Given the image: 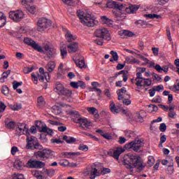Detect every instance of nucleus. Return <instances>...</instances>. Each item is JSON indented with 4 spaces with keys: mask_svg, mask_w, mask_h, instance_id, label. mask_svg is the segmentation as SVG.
I'll return each instance as SVG.
<instances>
[{
    "mask_svg": "<svg viewBox=\"0 0 179 179\" xmlns=\"http://www.w3.org/2000/svg\"><path fill=\"white\" fill-rule=\"evenodd\" d=\"M31 150H37L38 152H35L34 153V157L37 159L38 160H41V162H45V160H48L50 159V156H51L54 151L48 149L44 148L43 145L38 143V142L33 147H31Z\"/></svg>",
    "mask_w": 179,
    "mask_h": 179,
    "instance_id": "f257e3e1",
    "label": "nucleus"
},
{
    "mask_svg": "<svg viewBox=\"0 0 179 179\" xmlns=\"http://www.w3.org/2000/svg\"><path fill=\"white\" fill-rule=\"evenodd\" d=\"M55 92L59 96H65V97H71L72 90L65 88L64 85L59 82H57L55 86Z\"/></svg>",
    "mask_w": 179,
    "mask_h": 179,
    "instance_id": "f03ea898",
    "label": "nucleus"
},
{
    "mask_svg": "<svg viewBox=\"0 0 179 179\" xmlns=\"http://www.w3.org/2000/svg\"><path fill=\"white\" fill-rule=\"evenodd\" d=\"M77 16L83 26L90 27V14L85 13L84 10H77Z\"/></svg>",
    "mask_w": 179,
    "mask_h": 179,
    "instance_id": "7ed1b4c3",
    "label": "nucleus"
},
{
    "mask_svg": "<svg viewBox=\"0 0 179 179\" xmlns=\"http://www.w3.org/2000/svg\"><path fill=\"white\" fill-rule=\"evenodd\" d=\"M94 35L98 38H102L103 40H107L110 41L111 40V36L110 35V31L107 28H101L96 29Z\"/></svg>",
    "mask_w": 179,
    "mask_h": 179,
    "instance_id": "20e7f679",
    "label": "nucleus"
},
{
    "mask_svg": "<svg viewBox=\"0 0 179 179\" xmlns=\"http://www.w3.org/2000/svg\"><path fill=\"white\" fill-rule=\"evenodd\" d=\"M143 146V142L140 138H136L134 141L124 145L125 149L138 152Z\"/></svg>",
    "mask_w": 179,
    "mask_h": 179,
    "instance_id": "39448f33",
    "label": "nucleus"
},
{
    "mask_svg": "<svg viewBox=\"0 0 179 179\" xmlns=\"http://www.w3.org/2000/svg\"><path fill=\"white\" fill-rule=\"evenodd\" d=\"M130 160L131 163L133 164L134 167H135L138 171H143V170H145L146 165L142 163V161H141V157H138V155H131L130 157Z\"/></svg>",
    "mask_w": 179,
    "mask_h": 179,
    "instance_id": "423d86ee",
    "label": "nucleus"
},
{
    "mask_svg": "<svg viewBox=\"0 0 179 179\" xmlns=\"http://www.w3.org/2000/svg\"><path fill=\"white\" fill-rule=\"evenodd\" d=\"M51 24H52L51 20L47 18L39 19L38 21V31H44L45 29L50 27Z\"/></svg>",
    "mask_w": 179,
    "mask_h": 179,
    "instance_id": "0eeeda50",
    "label": "nucleus"
},
{
    "mask_svg": "<svg viewBox=\"0 0 179 179\" xmlns=\"http://www.w3.org/2000/svg\"><path fill=\"white\" fill-rule=\"evenodd\" d=\"M8 17L10 19H13L14 22L17 23L20 22L22 19L24 18V13H23V11L22 10H17L16 11L10 12Z\"/></svg>",
    "mask_w": 179,
    "mask_h": 179,
    "instance_id": "6e6552de",
    "label": "nucleus"
},
{
    "mask_svg": "<svg viewBox=\"0 0 179 179\" xmlns=\"http://www.w3.org/2000/svg\"><path fill=\"white\" fill-rule=\"evenodd\" d=\"M110 173H111V169L108 168H103L101 172L96 169H92L91 171L90 178L94 179L96 178V177H99L100 174H102V176H105V174H110Z\"/></svg>",
    "mask_w": 179,
    "mask_h": 179,
    "instance_id": "1a4fd4ad",
    "label": "nucleus"
},
{
    "mask_svg": "<svg viewBox=\"0 0 179 179\" xmlns=\"http://www.w3.org/2000/svg\"><path fill=\"white\" fill-rule=\"evenodd\" d=\"M73 122H76V124H80L83 129L86 130L90 129V122H89L86 117L74 118L73 119Z\"/></svg>",
    "mask_w": 179,
    "mask_h": 179,
    "instance_id": "9d476101",
    "label": "nucleus"
},
{
    "mask_svg": "<svg viewBox=\"0 0 179 179\" xmlns=\"http://www.w3.org/2000/svg\"><path fill=\"white\" fill-rule=\"evenodd\" d=\"M44 54H45V61H50L52 58H55L56 52L55 49L53 48H50V46L46 45L44 47Z\"/></svg>",
    "mask_w": 179,
    "mask_h": 179,
    "instance_id": "9b49d317",
    "label": "nucleus"
},
{
    "mask_svg": "<svg viewBox=\"0 0 179 179\" xmlns=\"http://www.w3.org/2000/svg\"><path fill=\"white\" fill-rule=\"evenodd\" d=\"M24 43L27 45H30L34 48V50H36L38 52H44V50H43L38 44L36 43V41H33L30 38H24Z\"/></svg>",
    "mask_w": 179,
    "mask_h": 179,
    "instance_id": "f8f14e48",
    "label": "nucleus"
},
{
    "mask_svg": "<svg viewBox=\"0 0 179 179\" xmlns=\"http://www.w3.org/2000/svg\"><path fill=\"white\" fill-rule=\"evenodd\" d=\"M27 165L29 169H42L45 166V163L41 161L29 159L27 163Z\"/></svg>",
    "mask_w": 179,
    "mask_h": 179,
    "instance_id": "ddd939ff",
    "label": "nucleus"
},
{
    "mask_svg": "<svg viewBox=\"0 0 179 179\" xmlns=\"http://www.w3.org/2000/svg\"><path fill=\"white\" fill-rule=\"evenodd\" d=\"M35 125L40 132H44V134H47L48 135H52L54 134L52 129L46 127V126H43V123L41 121L36 122Z\"/></svg>",
    "mask_w": 179,
    "mask_h": 179,
    "instance_id": "4468645a",
    "label": "nucleus"
},
{
    "mask_svg": "<svg viewBox=\"0 0 179 179\" xmlns=\"http://www.w3.org/2000/svg\"><path fill=\"white\" fill-rule=\"evenodd\" d=\"M100 22L102 24H105L108 27H113L114 26V20L108 18V17L106 15H103L100 18Z\"/></svg>",
    "mask_w": 179,
    "mask_h": 179,
    "instance_id": "2eb2a0df",
    "label": "nucleus"
},
{
    "mask_svg": "<svg viewBox=\"0 0 179 179\" xmlns=\"http://www.w3.org/2000/svg\"><path fill=\"white\" fill-rule=\"evenodd\" d=\"M27 149H31V148L36 145L38 142L37 138L34 136H27Z\"/></svg>",
    "mask_w": 179,
    "mask_h": 179,
    "instance_id": "dca6fc26",
    "label": "nucleus"
},
{
    "mask_svg": "<svg viewBox=\"0 0 179 179\" xmlns=\"http://www.w3.org/2000/svg\"><path fill=\"white\" fill-rule=\"evenodd\" d=\"M117 99L118 100H124L127 98V96H129L127 94V88L122 87L117 91Z\"/></svg>",
    "mask_w": 179,
    "mask_h": 179,
    "instance_id": "f3484780",
    "label": "nucleus"
},
{
    "mask_svg": "<svg viewBox=\"0 0 179 179\" xmlns=\"http://www.w3.org/2000/svg\"><path fill=\"white\" fill-rule=\"evenodd\" d=\"M73 61L78 68H85V59L81 56L73 57Z\"/></svg>",
    "mask_w": 179,
    "mask_h": 179,
    "instance_id": "a211bd4d",
    "label": "nucleus"
},
{
    "mask_svg": "<svg viewBox=\"0 0 179 179\" xmlns=\"http://www.w3.org/2000/svg\"><path fill=\"white\" fill-rule=\"evenodd\" d=\"M78 47L79 46L78 45V43L76 42L71 43L67 45L69 53L76 52V51H78Z\"/></svg>",
    "mask_w": 179,
    "mask_h": 179,
    "instance_id": "6ab92c4d",
    "label": "nucleus"
},
{
    "mask_svg": "<svg viewBox=\"0 0 179 179\" xmlns=\"http://www.w3.org/2000/svg\"><path fill=\"white\" fill-rule=\"evenodd\" d=\"M90 114L91 115H92L95 122H96V121H99V119L100 118V115H99V110L96 108H90Z\"/></svg>",
    "mask_w": 179,
    "mask_h": 179,
    "instance_id": "aec40b11",
    "label": "nucleus"
},
{
    "mask_svg": "<svg viewBox=\"0 0 179 179\" xmlns=\"http://www.w3.org/2000/svg\"><path fill=\"white\" fill-rule=\"evenodd\" d=\"M92 92H96L97 93V96H101V90L97 88L99 87V86H100V84H99V83L97 82H92Z\"/></svg>",
    "mask_w": 179,
    "mask_h": 179,
    "instance_id": "412c9836",
    "label": "nucleus"
},
{
    "mask_svg": "<svg viewBox=\"0 0 179 179\" xmlns=\"http://www.w3.org/2000/svg\"><path fill=\"white\" fill-rule=\"evenodd\" d=\"M124 150L122 148H117L113 151V157L116 160H120V155L121 153H124Z\"/></svg>",
    "mask_w": 179,
    "mask_h": 179,
    "instance_id": "4be33fe9",
    "label": "nucleus"
},
{
    "mask_svg": "<svg viewBox=\"0 0 179 179\" xmlns=\"http://www.w3.org/2000/svg\"><path fill=\"white\" fill-rule=\"evenodd\" d=\"M63 3L69 6H76L80 0H62Z\"/></svg>",
    "mask_w": 179,
    "mask_h": 179,
    "instance_id": "5701e85b",
    "label": "nucleus"
},
{
    "mask_svg": "<svg viewBox=\"0 0 179 179\" xmlns=\"http://www.w3.org/2000/svg\"><path fill=\"white\" fill-rule=\"evenodd\" d=\"M109 108L113 114H118L120 113V110L117 108V106H115V103H114V101H110Z\"/></svg>",
    "mask_w": 179,
    "mask_h": 179,
    "instance_id": "b1692460",
    "label": "nucleus"
},
{
    "mask_svg": "<svg viewBox=\"0 0 179 179\" xmlns=\"http://www.w3.org/2000/svg\"><path fill=\"white\" fill-rule=\"evenodd\" d=\"M155 69L159 73H161V72H163V71L165 72V73H167V72H169V66H164L161 67L159 64H156Z\"/></svg>",
    "mask_w": 179,
    "mask_h": 179,
    "instance_id": "393cba45",
    "label": "nucleus"
},
{
    "mask_svg": "<svg viewBox=\"0 0 179 179\" xmlns=\"http://www.w3.org/2000/svg\"><path fill=\"white\" fill-rule=\"evenodd\" d=\"M116 9H118L119 10L115 13V16L116 17H120L121 14H120V10H122V9H125V4H117L116 3Z\"/></svg>",
    "mask_w": 179,
    "mask_h": 179,
    "instance_id": "a878e982",
    "label": "nucleus"
},
{
    "mask_svg": "<svg viewBox=\"0 0 179 179\" xmlns=\"http://www.w3.org/2000/svg\"><path fill=\"white\" fill-rule=\"evenodd\" d=\"M99 25V21L96 16L91 15H90V27H94V26Z\"/></svg>",
    "mask_w": 179,
    "mask_h": 179,
    "instance_id": "bb28decb",
    "label": "nucleus"
},
{
    "mask_svg": "<svg viewBox=\"0 0 179 179\" xmlns=\"http://www.w3.org/2000/svg\"><path fill=\"white\" fill-rule=\"evenodd\" d=\"M18 129L20 131V132H29V128L27 127V125L24 123H19L18 124Z\"/></svg>",
    "mask_w": 179,
    "mask_h": 179,
    "instance_id": "cd10ccee",
    "label": "nucleus"
},
{
    "mask_svg": "<svg viewBox=\"0 0 179 179\" xmlns=\"http://www.w3.org/2000/svg\"><path fill=\"white\" fill-rule=\"evenodd\" d=\"M65 37L67 40V41H69V43H71L72 41H75V40H76V36H73V35L72 34H71V31H67Z\"/></svg>",
    "mask_w": 179,
    "mask_h": 179,
    "instance_id": "c85d7f7f",
    "label": "nucleus"
},
{
    "mask_svg": "<svg viewBox=\"0 0 179 179\" xmlns=\"http://www.w3.org/2000/svg\"><path fill=\"white\" fill-rule=\"evenodd\" d=\"M139 8L137 6H129V8H126V12L127 13H135L136 10H138Z\"/></svg>",
    "mask_w": 179,
    "mask_h": 179,
    "instance_id": "c756f323",
    "label": "nucleus"
},
{
    "mask_svg": "<svg viewBox=\"0 0 179 179\" xmlns=\"http://www.w3.org/2000/svg\"><path fill=\"white\" fill-rule=\"evenodd\" d=\"M45 69L48 72H52L55 69V63L54 62H50L46 65Z\"/></svg>",
    "mask_w": 179,
    "mask_h": 179,
    "instance_id": "7c9ffc66",
    "label": "nucleus"
},
{
    "mask_svg": "<svg viewBox=\"0 0 179 179\" xmlns=\"http://www.w3.org/2000/svg\"><path fill=\"white\" fill-rule=\"evenodd\" d=\"M63 141H65L66 143H75V142H76V138L68 136H64Z\"/></svg>",
    "mask_w": 179,
    "mask_h": 179,
    "instance_id": "2f4dec72",
    "label": "nucleus"
},
{
    "mask_svg": "<svg viewBox=\"0 0 179 179\" xmlns=\"http://www.w3.org/2000/svg\"><path fill=\"white\" fill-rule=\"evenodd\" d=\"M126 62L127 64H140L141 63L139 60L136 59L135 57H127Z\"/></svg>",
    "mask_w": 179,
    "mask_h": 179,
    "instance_id": "473e14b6",
    "label": "nucleus"
},
{
    "mask_svg": "<svg viewBox=\"0 0 179 179\" xmlns=\"http://www.w3.org/2000/svg\"><path fill=\"white\" fill-rule=\"evenodd\" d=\"M106 6L110 9H114L117 6V2L113 0H108L106 3Z\"/></svg>",
    "mask_w": 179,
    "mask_h": 179,
    "instance_id": "72a5a7b5",
    "label": "nucleus"
},
{
    "mask_svg": "<svg viewBox=\"0 0 179 179\" xmlns=\"http://www.w3.org/2000/svg\"><path fill=\"white\" fill-rule=\"evenodd\" d=\"M79 155H80V152H66L64 153V157H66L67 159H71V157H72V156H79Z\"/></svg>",
    "mask_w": 179,
    "mask_h": 179,
    "instance_id": "f704fd0d",
    "label": "nucleus"
},
{
    "mask_svg": "<svg viewBox=\"0 0 179 179\" xmlns=\"http://www.w3.org/2000/svg\"><path fill=\"white\" fill-rule=\"evenodd\" d=\"M25 9H26V10H28V12L29 13H31L32 15H34V13H36V6H30L26 4Z\"/></svg>",
    "mask_w": 179,
    "mask_h": 179,
    "instance_id": "c9c22d12",
    "label": "nucleus"
},
{
    "mask_svg": "<svg viewBox=\"0 0 179 179\" xmlns=\"http://www.w3.org/2000/svg\"><path fill=\"white\" fill-rule=\"evenodd\" d=\"M45 106V101H44V98L43 96H39L38 98V107L39 108H43Z\"/></svg>",
    "mask_w": 179,
    "mask_h": 179,
    "instance_id": "e433bc0d",
    "label": "nucleus"
},
{
    "mask_svg": "<svg viewBox=\"0 0 179 179\" xmlns=\"http://www.w3.org/2000/svg\"><path fill=\"white\" fill-rule=\"evenodd\" d=\"M110 54L112 55V57L113 59H110V62H114V61H118V53L117 52L111 50Z\"/></svg>",
    "mask_w": 179,
    "mask_h": 179,
    "instance_id": "4c0bfd02",
    "label": "nucleus"
},
{
    "mask_svg": "<svg viewBox=\"0 0 179 179\" xmlns=\"http://www.w3.org/2000/svg\"><path fill=\"white\" fill-rule=\"evenodd\" d=\"M157 110H159V108L157 107V106H155L154 104H150L148 106V111L150 113H156Z\"/></svg>",
    "mask_w": 179,
    "mask_h": 179,
    "instance_id": "58836bf2",
    "label": "nucleus"
},
{
    "mask_svg": "<svg viewBox=\"0 0 179 179\" xmlns=\"http://www.w3.org/2000/svg\"><path fill=\"white\" fill-rule=\"evenodd\" d=\"M174 164L173 163V159H171L170 165L168 166L167 171L169 174H173L174 173V168L173 167Z\"/></svg>",
    "mask_w": 179,
    "mask_h": 179,
    "instance_id": "ea45409f",
    "label": "nucleus"
},
{
    "mask_svg": "<svg viewBox=\"0 0 179 179\" xmlns=\"http://www.w3.org/2000/svg\"><path fill=\"white\" fill-rule=\"evenodd\" d=\"M45 174H47V176H49V177H52L54 174H55V170L54 169H45L44 171Z\"/></svg>",
    "mask_w": 179,
    "mask_h": 179,
    "instance_id": "a19ab883",
    "label": "nucleus"
},
{
    "mask_svg": "<svg viewBox=\"0 0 179 179\" xmlns=\"http://www.w3.org/2000/svg\"><path fill=\"white\" fill-rule=\"evenodd\" d=\"M1 93L4 94V96H8L9 95V88L8 86L4 85L1 88Z\"/></svg>",
    "mask_w": 179,
    "mask_h": 179,
    "instance_id": "79ce46f5",
    "label": "nucleus"
},
{
    "mask_svg": "<svg viewBox=\"0 0 179 179\" xmlns=\"http://www.w3.org/2000/svg\"><path fill=\"white\" fill-rule=\"evenodd\" d=\"M143 81H144V83L143 84V86L144 87H149L152 85V79L144 78Z\"/></svg>",
    "mask_w": 179,
    "mask_h": 179,
    "instance_id": "37998d69",
    "label": "nucleus"
},
{
    "mask_svg": "<svg viewBox=\"0 0 179 179\" xmlns=\"http://www.w3.org/2000/svg\"><path fill=\"white\" fill-rule=\"evenodd\" d=\"M52 113L55 114V115H59V114H61V108L59 106H54L52 108Z\"/></svg>",
    "mask_w": 179,
    "mask_h": 179,
    "instance_id": "c03bdc74",
    "label": "nucleus"
},
{
    "mask_svg": "<svg viewBox=\"0 0 179 179\" xmlns=\"http://www.w3.org/2000/svg\"><path fill=\"white\" fill-rule=\"evenodd\" d=\"M34 70V66H32L31 67H24L23 68V73L25 74L30 73V72L33 71Z\"/></svg>",
    "mask_w": 179,
    "mask_h": 179,
    "instance_id": "a18cd8bd",
    "label": "nucleus"
},
{
    "mask_svg": "<svg viewBox=\"0 0 179 179\" xmlns=\"http://www.w3.org/2000/svg\"><path fill=\"white\" fill-rule=\"evenodd\" d=\"M31 79H32L34 85H37V83H38V77L37 74L32 73L31 74Z\"/></svg>",
    "mask_w": 179,
    "mask_h": 179,
    "instance_id": "49530a36",
    "label": "nucleus"
},
{
    "mask_svg": "<svg viewBox=\"0 0 179 179\" xmlns=\"http://www.w3.org/2000/svg\"><path fill=\"white\" fill-rule=\"evenodd\" d=\"M15 126H16V122L13 121H10L6 124V127L7 128H8V129H14Z\"/></svg>",
    "mask_w": 179,
    "mask_h": 179,
    "instance_id": "de8ad7c7",
    "label": "nucleus"
},
{
    "mask_svg": "<svg viewBox=\"0 0 179 179\" xmlns=\"http://www.w3.org/2000/svg\"><path fill=\"white\" fill-rule=\"evenodd\" d=\"M60 52H61V55L62 58H65V57L68 55V51L66 50V48H64V47L61 48Z\"/></svg>",
    "mask_w": 179,
    "mask_h": 179,
    "instance_id": "09e8293b",
    "label": "nucleus"
},
{
    "mask_svg": "<svg viewBox=\"0 0 179 179\" xmlns=\"http://www.w3.org/2000/svg\"><path fill=\"white\" fill-rule=\"evenodd\" d=\"M124 164L126 169H129V170H131V171L134 170V166H132V164H131V162H127V160L124 159Z\"/></svg>",
    "mask_w": 179,
    "mask_h": 179,
    "instance_id": "8fccbe9b",
    "label": "nucleus"
},
{
    "mask_svg": "<svg viewBox=\"0 0 179 179\" xmlns=\"http://www.w3.org/2000/svg\"><path fill=\"white\" fill-rule=\"evenodd\" d=\"M40 139L43 143H45L48 141V139H47V134H45V133H42L40 135Z\"/></svg>",
    "mask_w": 179,
    "mask_h": 179,
    "instance_id": "3c124183",
    "label": "nucleus"
},
{
    "mask_svg": "<svg viewBox=\"0 0 179 179\" xmlns=\"http://www.w3.org/2000/svg\"><path fill=\"white\" fill-rule=\"evenodd\" d=\"M143 79L144 78H141V79H136V86L138 87H142V86H143V84H142L143 83H144V81H143Z\"/></svg>",
    "mask_w": 179,
    "mask_h": 179,
    "instance_id": "603ef678",
    "label": "nucleus"
},
{
    "mask_svg": "<svg viewBox=\"0 0 179 179\" xmlns=\"http://www.w3.org/2000/svg\"><path fill=\"white\" fill-rule=\"evenodd\" d=\"M22 166H23V164H22V162L15 161L14 162V167H15V169H17L18 170L22 169Z\"/></svg>",
    "mask_w": 179,
    "mask_h": 179,
    "instance_id": "864d4df0",
    "label": "nucleus"
},
{
    "mask_svg": "<svg viewBox=\"0 0 179 179\" xmlns=\"http://www.w3.org/2000/svg\"><path fill=\"white\" fill-rule=\"evenodd\" d=\"M22 85H23L22 82L14 81L13 83V87L14 90H16V89H17V87L19 86H22Z\"/></svg>",
    "mask_w": 179,
    "mask_h": 179,
    "instance_id": "5fc2aeb1",
    "label": "nucleus"
},
{
    "mask_svg": "<svg viewBox=\"0 0 179 179\" xmlns=\"http://www.w3.org/2000/svg\"><path fill=\"white\" fill-rule=\"evenodd\" d=\"M22 108V104H15L11 107V110L13 111H19Z\"/></svg>",
    "mask_w": 179,
    "mask_h": 179,
    "instance_id": "6e6d98bb",
    "label": "nucleus"
},
{
    "mask_svg": "<svg viewBox=\"0 0 179 179\" xmlns=\"http://www.w3.org/2000/svg\"><path fill=\"white\" fill-rule=\"evenodd\" d=\"M79 150H83V152H87L89 150V147L86 145L80 144L78 147Z\"/></svg>",
    "mask_w": 179,
    "mask_h": 179,
    "instance_id": "4d7b16f0",
    "label": "nucleus"
},
{
    "mask_svg": "<svg viewBox=\"0 0 179 179\" xmlns=\"http://www.w3.org/2000/svg\"><path fill=\"white\" fill-rule=\"evenodd\" d=\"M152 102L160 103H162V98L160 97V96H156L152 99Z\"/></svg>",
    "mask_w": 179,
    "mask_h": 179,
    "instance_id": "13d9d810",
    "label": "nucleus"
},
{
    "mask_svg": "<svg viewBox=\"0 0 179 179\" xmlns=\"http://www.w3.org/2000/svg\"><path fill=\"white\" fill-rule=\"evenodd\" d=\"M122 100H123L122 103L124 106H129L131 103H132V101L129 99L127 98V96Z\"/></svg>",
    "mask_w": 179,
    "mask_h": 179,
    "instance_id": "bf43d9fd",
    "label": "nucleus"
},
{
    "mask_svg": "<svg viewBox=\"0 0 179 179\" xmlns=\"http://www.w3.org/2000/svg\"><path fill=\"white\" fill-rule=\"evenodd\" d=\"M69 115H71V117H79V112L76 110H69Z\"/></svg>",
    "mask_w": 179,
    "mask_h": 179,
    "instance_id": "052dcab7",
    "label": "nucleus"
},
{
    "mask_svg": "<svg viewBox=\"0 0 179 179\" xmlns=\"http://www.w3.org/2000/svg\"><path fill=\"white\" fill-rule=\"evenodd\" d=\"M167 129V126L165 123H162L159 126V131L161 132H166V130Z\"/></svg>",
    "mask_w": 179,
    "mask_h": 179,
    "instance_id": "680f3d73",
    "label": "nucleus"
},
{
    "mask_svg": "<svg viewBox=\"0 0 179 179\" xmlns=\"http://www.w3.org/2000/svg\"><path fill=\"white\" fill-rule=\"evenodd\" d=\"M94 42L95 43V44H97V45H103L104 41L103 40V38H97V39H95L94 41Z\"/></svg>",
    "mask_w": 179,
    "mask_h": 179,
    "instance_id": "e2e57ef3",
    "label": "nucleus"
},
{
    "mask_svg": "<svg viewBox=\"0 0 179 179\" xmlns=\"http://www.w3.org/2000/svg\"><path fill=\"white\" fill-rule=\"evenodd\" d=\"M168 117H169V118H174L175 117H177V113L174 110L169 111L168 113Z\"/></svg>",
    "mask_w": 179,
    "mask_h": 179,
    "instance_id": "0e129e2a",
    "label": "nucleus"
},
{
    "mask_svg": "<svg viewBox=\"0 0 179 179\" xmlns=\"http://www.w3.org/2000/svg\"><path fill=\"white\" fill-rule=\"evenodd\" d=\"M6 24V17L0 18V29Z\"/></svg>",
    "mask_w": 179,
    "mask_h": 179,
    "instance_id": "69168bd1",
    "label": "nucleus"
},
{
    "mask_svg": "<svg viewBox=\"0 0 179 179\" xmlns=\"http://www.w3.org/2000/svg\"><path fill=\"white\" fill-rule=\"evenodd\" d=\"M148 164H150V166L155 164V157H153V156L148 157Z\"/></svg>",
    "mask_w": 179,
    "mask_h": 179,
    "instance_id": "338daca9",
    "label": "nucleus"
},
{
    "mask_svg": "<svg viewBox=\"0 0 179 179\" xmlns=\"http://www.w3.org/2000/svg\"><path fill=\"white\" fill-rule=\"evenodd\" d=\"M154 90H155V92H160L161 90H164V87L162 85L155 86Z\"/></svg>",
    "mask_w": 179,
    "mask_h": 179,
    "instance_id": "774afa93",
    "label": "nucleus"
}]
</instances>
